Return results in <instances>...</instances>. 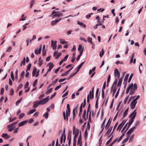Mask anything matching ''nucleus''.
Returning <instances> with one entry per match:
<instances>
[{
	"label": "nucleus",
	"instance_id": "f257e3e1",
	"mask_svg": "<svg viewBox=\"0 0 146 146\" xmlns=\"http://www.w3.org/2000/svg\"><path fill=\"white\" fill-rule=\"evenodd\" d=\"M137 84L136 83L134 84V85H133V83H132L127 88L126 90V94H128L130 89H131L129 94L130 95H132L135 93V91L137 89Z\"/></svg>",
	"mask_w": 146,
	"mask_h": 146
},
{
	"label": "nucleus",
	"instance_id": "f03ea898",
	"mask_svg": "<svg viewBox=\"0 0 146 146\" xmlns=\"http://www.w3.org/2000/svg\"><path fill=\"white\" fill-rule=\"evenodd\" d=\"M137 113V112L136 111V110H135L132 113H131L130 115H129V117L130 118L132 116V117L130 119L128 123V126L126 130V131H127L130 127L131 124L134 121V119L135 118Z\"/></svg>",
	"mask_w": 146,
	"mask_h": 146
},
{
	"label": "nucleus",
	"instance_id": "7ed1b4c3",
	"mask_svg": "<svg viewBox=\"0 0 146 146\" xmlns=\"http://www.w3.org/2000/svg\"><path fill=\"white\" fill-rule=\"evenodd\" d=\"M67 110H66V116L65 112L64 111L63 112V116L64 120H66L67 121L68 120V117L70 116V106L69 104H67Z\"/></svg>",
	"mask_w": 146,
	"mask_h": 146
},
{
	"label": "nucleus",
	"instance_id": "20e7f679",
	"mask_svg": "<svg viewBox=\"0 0 146 146\" xmlns=\"http://www.w3.org/2000/svg\"><path fill=\"white\" fill-rule=\"evenodd\" d=\"M51 15L53 16V18L56 17H59L63 16V14L61 13H59V11H53L52 12Z\"/></svg>",
	"mask_w": 146,
	"mask_h": 146
},
{
	"label": "nucleus",
	"instance_id": "39448f33",
	"mask_svg": "<svg viewBox=\"0 0 146 146\" xmlns=\"http://www.w3.org/2000/svg\"><path fill=\"white\" fill-rule=\"evenodd\" d=\"M58 52L56 51H54V56L55 57L56 59H58L61 55V52H59L58 54Z\"/></svg>",
	"mask_w": 146,
	"mask_h": 146
},
{
	"label": "nucleus",
	"instance_id": "423d86ee",
	"mask_svg": "<svg viewBox=\"0 0 146 146\" xmlns=\"http://www.w3.org/2000/svg\"><path fill=\"white\" fill-rule=\"evenodd\" d=\"M57 42L56 41H55L54 43V41L52 40L51 41V47H52L53 49L54 50L56 49V48L57 45L56 44Z\"/></svg>",
	"mask_w": 146,
	"mask_h": 146
},
{
	"label": "nucleus",
	"instance_id": "0eeeda50",
	"mask_svg": "<svg viewBox=\"0 0 146 146\" xmlns=\"http://www.w3.org/2000/svg\"><path fill=\"white\" fill-rule=\"evenodd\" d=\"M94 88H93L92 90V92L90 91V92L89 94L88 95V96H89V97L91 99L94 98Z\"/></svg>",
	"mask_w": 146,
	"mask_h": 146
},
{
	"label": "nucleus",
	"instance_id": "6e6552de",
	"mask_svg": "<svg viewBox=\"0 0 146 146\" xmlns=\"http://www.w3.org/2000/svg\"><path fill=\"white\" fill-rule=\"evenodd\" d=\"M42 50V46L41 45L40 46L39 48V49H36L35 50V53L36 55L38 54H40L41 53Z\"/></svg>",
	"mask_w": 146,
	"mask_h": 146
},
{
	"label": "nucleus",
	"instance_id": "1a4fd4ad",
	"mask_svg": "<svg viewBox=\"0 0 146 146\" xmlns=\"http://www.w3.org/2000/svg\"><path fill=\"white\" fill-rule=\"evenodd\" d=\"M61 19V18H60L58 19H56L55 21H52L51 22V25L52 26L55 25L58 22L60 21Z\"/></svg>",
	"mask_w": 146,
	"mask_h": 146
},
{
	"label": "nucleus",
	"instance_id": "9d476101",
	"mask_svg": "<svg viewBox=\"0 0 146 146\" xmlns=\"http://www.w3.org/2000/svg\"><path fill=\"white\" fill-rule=\"evenodd\" d=\"M135 129V127H133L129 129L127 132V135H129Z\"/></svg>",
	"mask_w": 146,
	"mask_h": 146
},
{
	"label": "nucleus",
	"instance_id": "9b49d317",
	"mask_svg": "<svg viewBox=\"0 0 146 146\" xmlns=\"http://www.w3.org/2000/svg\"><path fill=\"white\" fill-rule=\"evenodd\" d=\"M33 107L34 108H35L37 107L39 105H40L39 102L38 100L35 101L33 103Z\"/></svg>",
	"mask_w": 146,
	"mask_h": 146
},
{
	"label": "nucleus",
	"instance_id": "f8f14e48",
	"mask_svg": "<svg viewBox=\"0 0 146 146\" xmlns=\"http://www.w3.org/2000/svg\"><path fill=\"white\" fill-rule=\"evenodd\" d=\"M28 121L27 120H25L23 121H22L19 124V127H21L22 126L25 125L27 122Z\"/></svg>",
	"mask_w": 146,
	"mask_h": 146
},
{
	"label": "nucleus",
	"instance_id": "ddd939ff",
	"mask_svg": "<svg viewBox=\"0 0 146 146\" xmlns=\"http://www.w3.org/2000/svg\"><path fill=\"white\" fill-rule=\"evenodd\" d=\"M129 75V74H127L125 76L123 82V84H125V86H126V85L127 84V80Z\"/></svg>",
	"mask_w": 146,
	"mask_h": 146
},
{
	"label": "nucleus",
	"instance_id": "4468645a",
	"mask_svg": "<svg viewBox=\"0 0 146 146\" xmlns=\"http://www.w3.org/2000/svg\"><path fill=\"white\" fill-rule=\"evenodd\" d=\"M137 103V102H134L132 101L131 104V108L132 109H133L135 107Z\"/></svg>",
	"mask_w": 146,
	"mask_h": 146
},
{
	"label": "nucleus",
	"instance_id": "2eb2a0df",
	"mask_svg": "<svg viewBox=\"0 0 146 146\" xmlns=\"http://www.w3.org/2000/svg\"><path fill=\"white\" fill-rule=\"evenodd\" d=\"M114 74L115 76H117L118 78H119L120 76V73L117 68H115L114 71Z\"/></svg>",
	"mask_w": 146,
	"mask_h": 146
},
{
	"label": "nucleus",
	"instance_id": "dca6fc26",
	"mask_svg": "<svg viewBox=\"0 0 146 146\" xmlns=\"http://www.w3.org/2000/svg\"><path fill=\"white\" fill-rule=\"evenodd\" d=\"M116 88H115V87H113V86H112L111 89V91L113 92V95L115 94L116 92Z\"/></svg>",
	"mask_w": 146,
	"mask_h": 146
},
{
	"label": "nucleus",
	"instance_id": "f3484780",
	"mask_svg": "<svg viewBox=\"0 0 146 146\" xmlns=\"http://www.w3.org/2000/svg\"><path fill=\"white\" fill-rule=\"evenodd\" d=\"M2 137L3 138H5L6 139H8L10 137V136L6 133H3L2 134Z\"/></svg>",
	"mask_w": 146,
	"mask_h": 146
},
{
	"label": "nucleus",
	"instance_id": "a211bd4d",
	"mask_svg": "<svg viewBox=\"0 0 146 146\" xmlns=\"http://www.w3.org/2000/svg\"><path fill=\"white\" fill-rule=\"evenodd\" d=\"M73 67H72V68L70 69L69 70H68L66 72L62 74L61 75L62 76H65L67 75L68 74V73L69 72H70V70L72 69L73 68Z\"/></svg>",
	"mask_w": 146,
	"mask_h": 146
},
{
	"label": "nucleus",
	"instance_id": "6ab92c4d",
	"mask_svg": "<svg viewBox=\"0 0 146 146\" xmlns=\"http://www.w3.org/2000/svg\"><path fill=\"white\" fill-rule=\"evenodd\" d=\"M117 80H118L117 78H116L115 79V80L113 82V85L112 86H113V87H115V88H116V85L117 84Z\"/></svg>",
	"mask_w": 146,
	"mask_h": 146
},
{
	"label": "nucleus",
	"instance_id": "aec40b11",
	"mask_svg": "<svg viewBox=\"0 0 146 146\" xmlns=\"http://www.w3.org/2000/svg\"><path fill=\"white\" fill-rule=\"evenodd\" d=\"M42 100L45 104L49 100V96H47L46 98H44Z\"/></svg>",
	"mask_w": 146,
	"mask_h": 146
},
{
	"label": "nucleus",
	"instance_id": "412c9836",
	"mask_svg": "<svg viewBox=\"0 0 146 146\" xmlns=\"http://www.w3.org/2000/svg\"><path fill=\"white\" fill-rule=\"evenodd\" d=\"M78 24L80 25L82 27L84 28H86V26L85 25H84L83 23L80 22H78Z\"/></svg>",
	"mask_w": 146,
	"mask_h": 146
},
{
	"label": "nucleus",
	"instance_id": "4be33fe9",
	"mask_svg": "<svg viewBox=\"0 0 146 146\" xmlns=\"http://www.w3.org/2000/svg\"><path fill=\"white\" fill-rule=\"evenodd\" d=\"M128 109L127 108V109H126L125 111L124 112L123 114V117L122 118H123L127 116V112H128Z\"/></svg>",
	"mask_w": 146,
	"mask_h": 146
},
{
	"label": "nucleus",
	"instance_id": "5701e85b",
	"mask_svg": "<svg viewBox=\"0 0 146 146\" xmlns=\"http://www.w3.org/2000/svg\"><path fill=\"white\" fill-rule=\"evenodd\" d=\"M37 69L35 67H34L32 72V76L34 77L35 76L36 72Z\"/></svg>",
	"mask_w": 146,
	"mask_h": 146
},
{
	"label": "nucleus",
	"instance_id": "b1692460",
	"mask_svg": "<svg viewBox=\"0 0 146 146\" xmlns=\"http://www.w3.org/2000/svg\"><path fill=\"white\" fill-rule=\"evenodd\" d=\"M82 103L81 104V105L80 106V111H79V116H80L82 112Z\"/></svg>",
	"mask_w": 146,
	"mask_h": 146
},
{
	"label": "nucleus",
	"instance_id": "393cba45",
	"mask_svg": "<svg viewBox=\"0 0 146 146\" xmlns=\"http://www.w3.org/2000/svg\"><path fill=\"white\" fill-rule=\"evenodd\" d=\"M123 126V125L122 124V123H121L118 126L117 129V131L119 130V131H120L121 129L122 128V127Z\"/></svg>",
	"mask_w": 146,
	"mask_h": 146
},
{
	"label": "nucleus",
	"instance_id": "a878e982",
	"mask_svg": "<svg viewBox=\"0 0 146 146\" xmlns=\"http://www.w3.org/2000/svg\"><path fill=\"white\" fill-rule=\"evenodd\" d=\"M122 78H120L119 80L118 83L117 84V86L118 87L119 86H120L121 84L122 83Z\"/></svg>",
	"mask_w": 146,
	"mask_h": 146
},
{
	"label": "nucleus",
	"instance_id": "bb28decb",
	"mask_svg": "<svg viewBox=\"0 0 146 146\" xmlns=\"http://www.w3.org/2000/svg\"><path fill=\"white\" fill-rule=\"evenodd\" d=\"M110 78H111V76L110 75H109L108 76V77L107 81V87H108V86L109 83L110 81Z\"/></svg>",
	"mask_w": 146,
	"mask_h": 146
},
{
	"label": "nucleus",
	"instance_id": "cd10ccee",
	"mask_svg": "<svg viewBox=\"0 0 146 146\" xmlns=\"http://www.w3.org/2000/svg\"><path fill=\"white\" fill-rule=\"evenodd\" d=\"M63 135H64V143L65 142L66 139V135L65 134V129L64 128L63 130Z\"/></svg>",
	"mask_w": 146,
	"mask_h": 146
},
{
	"label": "nucleus",
	"instance_id": "c85d7f7f",
	"mask_svg": "<svg viewBox=\"0 0 146 146\" xmlns=\"http://www.w3.org/2000/svg\"><path fill=\"white\" fill-rule=\"evenodd\" d=\"M129 137V135H127V137L125 139H124L122 142V143H126L128 140Z\"/></svg>",
	"mask_w": 146,
	"mask_h": 146
},
{
	"label": "nucleus",
	"instance_id": "c756f323",
	"mask_svg": "<svg viewBox=\"0 0 146 146\" xmlns=\"http://www.w3.org/2000/svg\"><path fill=\"white\" fill-rule=\"evenodd\" d=\"M48 66L49 68H50L52 69L53 68L54 66L53 64L51 62H50L48 64Z\"/></svg>",
	"mask_w": 146,
	"mask_h": 146
},
{
	"label": "nucleus",
	"instance_id": "7c9ffc66",
	"mask_svg": "<svg viewBox=\"0 0 146 146\" xmlns=\"http://www.w3.org/2000/svg\"><path fill=\"white\" fill-rule=\"evenodd\" d=\"M36 111V110L35 109H33L32 110H31L29 112V113H28V115H30V114H32L35 111Z\"/></svg>",
	"mask_w": 146,
	"mask_h": 146
},
{
	"label": "nucleus",
	"instance_id": "2f4dec72",
	"mask_svg": "<svg viewBox=\"0 0 146 146\" xmlns=\"http://www.w3.org/2000/svg\"><path fill=\"white\" fill-rule=\"evenodd\" d=\"M71 132L69 131L68 132V138L69 139H71Z\"/></svg>",
	"mask_w": 146,
	"mask_h": 146
},
{
	"label": "nucleus",
	"instance_id": "473e14b6",
	"mask_svg": "<svg viewBox=\"0 0 146 146\" xmlns=\"http://www.w3.org/2000/svg\"><path fill=\"white\" fill-rule=\"evenodd\" d=\"M134 135L133 134L131 135V137L129 138V142H131L132 141L134 137Z\"/></svg>",
	"mask_w": 146,
	"mask_h": 146
},
{
	"label": "nucleus",
	"instance_id": "72a5a7b5",
	"mask_svg": "<svg viewBox=\"0 0 146 146\" xmlns=\"http://www.w3.org/2000/svg\"><path fill=\"white\" fill-rule=\"evenodd\" d=\"M86 110H84V113L83 114L82 117L83 118L85 119H86Z\"/></svg>",
	"mask_w": 146,
	"mask_h": 146
},
{
	"label": "nucleus",
	"instance_id": "f704fd0d",
	"mask_svg": "<svg viewBox=\"0 0 146 146\" xmlns=\"http://www.w3.org/2000/svg\"><path fill=\"white\" fill-rule=\"evenodd\" d=\"M88 135V133L87 131V129H86L84 133V137L86 139L87 138Z\"/></svg>",
	"mask_w": 146,
	"mask_h": 146
},
{
	"label": "nucleus",
	"instance_id": "c9c22d12",
	"mask_svg": "<svg viewBox=\"0 0 146 146\" xmlns=\"http://www.w3.org/2000/svg\"><path fill=\"white\" fill-rule=\"evenodd\" d=\"M91 44H92L93 43L92 41V38L90 37H88V40H87Z\"/></svg>",
	"mask_w": 146,
	"mask_h": 146
},
{
	"label": "nucleus",
	"instance_id": "e433bc0d",
	"mask_svg": "<svg viewBox=\"0 0 146 146\" xmlns=\"http://www.w3.org/2000/svg\"><path fill=\"white\" fill-rule=\"evenodd\" d=\"M104 54V51L103 49H102L101 52H100V56L101 57H102Z\"/></svg>",
	"mask_w": 146,
	"mask_h": 146
},
{
	"label": "nucleus",
	"instance_id": "4c0bfd02",
	"mask_svg": "<svg viewBox=\"0 0 146 146\" xmlns=\"http://www.w3.org/2000/svg\"><path fill=\"white\" fill-rule=\"evenodd\" d=\"M25 115V114L24 113H21L19 116V118L21 119L23 118Z\"/></svg>",
	"mask_w": 146,
	"mask_h": 146
},
{
	"label": "nucleus",
	"instance_id": "58836bf2",
	"mask_svg": "<svg viewBox=\"0 0 146 146\" xmlns=\"http://www.w3.org/2000/svg\"><path fill=\"white\" fill-rule=\"evenodd\" d=\"M52 88H50L46 92V94H48L52 92Z\"/></svg>",
	"mask_w": 146,
	"mask_h": 146
},
{
	"label": "nucleus",
	"instance_id": "ea45409f",
	"mask_svg": "<svg viewBox=\"0 0 146 146\" xmlns=\"http://www.w3.org/2000/svg\"><path fill=\"white\" fill-rule=\"evenodd\" d=\"M22 99V98H21L20 100L17 101L16 103V105L17 106L21 102Z\"/></svg>",
	"mask_w": 146,
	"mask_h": 146
},
{
	"label": "nucleus",
	"instance_id": "a19ab883",
	"mask_svg": "<svg viewBox=\"0 0 146 146\" xmlns=\"http://www.w3.org/2000/svg\"><path fill=\"white\" fill-rule=\"evenodd\" d=\"M76 116V113H75V109H73V119H74Z\"/></svg>",
	"mask_w": 146,
	"mask_h": 146
},
{
	"label": "nucleus",
	"instance_id": "79ce46f5",
	"mask_svg": "<svg viewBox=\"0 0 146 146\" xmlns=\"http://www.w3.org/2000/svg\"><path fill=\"white\" fill-rule=\"evenodd\" d=\"M60 43L62 44H67L68 42L64 40H60Z\"/></svg>",
	"mask_w": 146,
	"mask_h": 146
},
{
	"label": "nucleus",
	"instance_id": "37998d69",
	"mask_svg": "<svg viewBox=\"0 0 146 146\" xmlns=\"http://www.w3.org/2000/svg\"><path fill=\"white\" fill-rule=\"evenodd\" d=\"M112 128V127H111V129H109L106 132V134L107 135H109L111 131Z\"/></svg>",
	"mask_w": 146,
	"mask_h": 146
},
{
	"label": "nucleus",
	"instance_id": "c03bdc74",
	"mask_svg": "<svg viewBox=\"0 0 146 146\" xmlns=\"http://www.w3.org/2000/svg\"><path fill=\"white\" fill-rule=\"evenodd\" d=\"M48 112H46L45 113L43 116L44 117H45L46 119H47L48 117Z\"/></svg>",
	"mask_w": 146,
	"mask_h": 146
},
{
	"label": "nucleus",
	"instance_id": "a18cd8bd",
	"mask_svg": "<svg viewBox=\"0 0 146 146\" xmlns=\"http://www.w3.org/2000/svg\"><path fill=\"white\" fill-rule=\"evenodd\" d=\"M35 3V0H32L30 2V4H31V8H32V7L33 5Z\"/></svg>",
	"mask_w": 146,
	"mask_h": 146
},
{
	"label": "nucleus",
	"instance_id": "49530a36",
	"mask_svg": "<svg viewBox=\"0 0 146 146\" xmlns=\"http://www.w3.org/2000/svg\"><path fill=\"white\" fill-rule=\"evenodd\" d=\"M98 98H97V99L96 100L95 107H96V109H97L98 108Z\"/></svg>",
	"mask_w": 146,
	"mask_h": 146
},
{
	"label": "nucleus",
	"instance_id": "de8ad7c7",
	"mask_svg": "<svg viewBox=\"0 0 146 146\" xmlns=\"http://www.w3.org/2000/svg\"><path fill=\"white\" fill-rule=\"evenodd\" d=\"M31 63L29 64V65L28 66L27 68V70H26L27 71L30 70V69L31 68Z\"/></svg>",
	"mask_w": 146,
	"mask_h": 146
},
{
	"label": "nucleus",
	"instance_id": "09e8293b",
	"mask_svg": "<svg viewBox=\"0 0 146 146\" xmlns=\"http://www.w3.org/2000/svg\"><path fill=\"white\" fill-rule=\"evenodd\" d=\"M11 77L13 80H14V76L13 73V72H12L11 73Z\"/></svg>",
	"mask_w": 146,
	"mask_h": 146
},
{
	"label": "nucleus",
	"instance_id": "8fccbe9b",
	"mask_svg": "<svg viewBox=\"0 0 146 146\" xmlns=\"http://www.w3.org/2000/svg\"><path fill=\"white\" fill-rule=\"evenodd\" d=\"M16 118H17L16 117H14L13 119H12L11 117H10L9 119L10 120L9 121V122H13V121L15 120L16 119Z\"/></svg>",
	"mask_w": 146,
	"mask_h": 146
},
{
	"label": "nucleus",
	"instance_id": "3c124183",
	"mask_svg": "<svg viewBox=\"0 0 146 146\" xmlns=\"http://www.w3.org/2000/svg\"><path fill=\"white\" fill-rule=\"evenodd\" d=\"M13 94L14 90L13 88H12L10 90L9 94L11 96H12Z\"/></svg>",
	"mask_w": 146,
	"mask_h": 146
},
{
	"label": "nucleus",
	"instance_id": "603ef678",
	"mask_svg": "<svg viewBox=\"0 0 146 146\" xmlns=\"http://www.w3.org/2000/svg\"><path fill=\"white\" fill-rule=\"evenodd\" d=\"M4 92V88H2L1 89L0 94L1 95H2L3 94Z\"/></svg>",
	"mask_w": 146,
	"mask_h": 146
},
{
	"label": "nucleus",
	"instance_id": "864d4df0",
	"mask_svg": "<svg viewBox=\"0 0 146 146\" xmlns=\"http://www.w3.org/2000/svg\"><path fill=\"white\" fill-rule=\"evenodd\" d=\"M81 143V145H82V140L80 139H78V142H77V145H79L80 144V145Z\"/></svg>",
	"mask_w": 146,
	"mask_h": 146
},
{
	"label": "nucleus",
	"instance_id": "5fc2aeb1",
	"mask_svg": "<svg viewBox=\"0 0 146 146\" xmlns=\"http://www.w3.org/2000/svg\"><path fill=\"white\" fill-rule=\"evenodd\" d=\"M133 76V74H131V75H130V77H129V79L128 80V82H130L131 80L132 79V78Z\"/></svg>",
	"mask_w": 146,
	"mask_h": 146
},
{
	"label": "nucleus",
	"instance_id": "6e6d98bb",
	"mask_svg": "<svg viewBox=\"0 0 146 146\" xmlns=\"http://www.w3.org/2000/svg\"><path fill=\"white\" fill-rule=\"evenodd\" d=\"M25 72L24 71H22V72L21 73V74L20 77L21 79H22V78L23 77L24 75L25 74Z\"/></svg>",
	"mask_w": 146,
	"mask_h": 146
},
{
	"label": "nucleus",
	"instance_id": "4d7b16f0",
	"mask_svg": "<svg viewBox=\"0 0 146 146\" xmlns=\"http://www.w3.org/2000/svg\"><path fill=\"white\" fill-rule=\"evenodd\" d=\"M21 63L23 64L24 65H25V57H24L23 58V60L21 61Z\"/></svg>",
	"mask_w": 146,
	"mask_h": 146
},
{
	"label": "nucleus",
	"instance_id": "13d9d810",
	"mask_svg": "<svg viewBox=\"0 0 146 146\" xmlns=\"http://www.w3.org/2000/svg\"><path fill=\"white\" fill-rule=\"evenodd\" d=\"M37 80H36L33 83V86L34 87H35L36 86L37 83Z\"/></svg>",
	"mask_w": 146,
	"mask_h": 146
},
{
	"label": "nucleus",
	"instance_id": "bf43d9fd",
	"mask_svg": "<svg viewBox=\"0 0 146 146\" xmlns=\"http://www.w3.org/2000/svg\"><path fill=\"white\" fill-rule=\"evenodd\" d=\"M68 55H66L65 57L63 59H62L63 61H66L67 59L68 58Z\"/></svg>",
	"mask_w": 146,
	"mask_h": 146
},
{
	"label": "nucleus",
	"instance_id": "052dcab7",
	"mask_svg": "<svg viewBox=\"0 0 146 146\" xmlns=\"http://www.w3.org/2000/svg\"><path fill=\"white\" fill-rule=\"evenodd\" d=\"M120 88H119L118 90V91H117V92L115 96V98H117V97L118 94H119V91L120 90Z\"/></svg>",
	"mask_w": 146,
	"mask_h": 146
},
{
	"label": "nucleus",
	"instance_id": "680f3d73",
	"mask_svg": "<svg viewBox=\"0 0 146 146\" xmlns=\"http://www.w3.org/2000/svg\"><path fill=\"white\" fill-rule=\"evenodd\" d=\"M112 138V136L107 142L106 145H108L111 142Z\"/></svg>",
	"mask_w": 146,
	"mask_h": 146
},
{
	"label": "nucleus",
	"instance_id": "e2e57ef3",
	"mask_svg": "<svg viewBox=\"0 0 146 146\" xmlns=\"http://www.w3.org/2000/svg\"><path fill=\"white\" fill-rule=\"evenodd\" d=\"M44 96V94H42L38 98L39 100L41 99Z\"/></svg>",
	"mask_w": 146,
	"mask_h": 146
},
{
	"label": "nucleus",
	"instance_id": "0e129e2a",
	"mask_svg": "<svg viewBox=\"0 0 146 146\" xmlns=\"http://www.w3.org/2000/svg\"><path fill=\"white\" fill-rule=\"evenodd\" d=\"M38 101L40 105H43L45 104L42 100H38Z\"/></svg>",
	"mask_w": 146,
	"mask_h": 146
},
{
	"label": "nucleus",
	"instance_id": "69168bd1",
	"mask_svg": "<svg viewBox=\"0 0 146 146\" xmlns=\"http://www.w3.org/2000/svg\"><path fill=\"white\" fill-rule=\"evenodd\" d=\"M18 70H17L16 72H15V78L16 79H17V80L18 79Z\"/></svg>",
	"mask_w": 146,
	"mask_h": 146
},
{
	"label": "nucleus",
	"instance_id": "338daca9",
	"mask_svg": "<svg viewBox=\"0 0 146 146\" xmlns=\"http://www.w3.org/2000/svg\"><path fill=\"white\" fill-rule=\"evenodd\" d=\"M68 91H67L65 94H64L62 96V97L63 98L68 95Z\"/></svg>",
	"mask_w": 146,
	"mask_h": 146
},
{
	"label": "nucleus",
	"instance_id": "774afa93",
	"mask_svg": "<svg viewBox=\"0 0 146 146\" xmlns=\"http://www.w3.org/2000/svg\"><path fill=\"white\" fill-rule=\"evenodd\" d=\"M9 84L11 86H12L13 85V82L12 80H11V79L9 78Z\"/></svg>",
	"mask_w": 146,
	"mask_h": 146
}]
</instances>
